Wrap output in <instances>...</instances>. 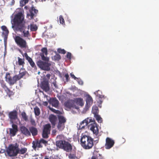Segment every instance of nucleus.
<instances>
[{
  "label": "nucleus",
  "mask_w": 159,
  "mask_h": 159,
  "mask_svg": "<svg viewBox=\"0 0 159 159\" xmlns=\"http://www.w3.org/2000/svg\"><path fill=\"white\" fill-rule=\"evenodd\" d=\"M24 17L21 12H19L16 14L13 19L11 20L12 25L11 28L14 30L19 31L23 33L25 37H28L30 36L29 30V25L26 26L23 23Z\"/></svg>",
  "instance_id": "f257e3e1"
},
{
  "label": "nucleus",
  "mask_w": 159,
  "mask_h": 159,
  "mask_svg": "<svg viewBox=\"0 0 159 159\" xmlns=\"http://www.w3.org/2000/svg\"><path fill=\"white\" fill-rule=\"evenodd\" d=\"M78 128L79 129L88 128L96 135H97L98 133L97 124L95 123L94 119H92L91 117H88L81 122Z\"/></svg>",
  "instance_id": "f03ea898"
},
{
  "label": "nucleus",
  "mask_w": 159,
  "mask_h": 159,
  "mask_svg": "<svg viewBox=\"0 0 159 159\" xmlns=\"http://www.w3.org/2000/svg\"><path fill=\"white\" fill-rule=\"evenodd\" d=\"M81 144L82 147L86 149H89L93 146V139L90 137L83 135L80 139Z\"/></svg>",
  "instance_id": "7ed1b4c3"
},
{
  "label": "nucleus",
  "mask_w": 159,
  "mask_h": 159,
  "mask_svg": "<svg viewBox=\"0 0 159 159\" xmlns=\"http://www.w3.org/2000/svg\"><path fill=\"white\" fill-rule=\"evenodd\" d=\"M56 143L57 147L63 149L67 152H70L72 149V147L71 144L65 141L58 140L56 142Z\"/></svg>",
  "instance_id": "20e7f679"
},
{
  "label": "nucleus",
  "mask_w": 159,
  "mask_h": 159,
  "mask_svg": "<svg viewBox=\"0 0 159 159\" xmlns=\"http://www.w3.org/2000/svg\"><path fill=\"white\" fill-rule=\"evenodd\" d=\"M43 61L41 60H39L37 62V66L41 69L45 70H50V63H48V61Z\"/></svg>",
  "instance_id": "39448f33"
},
{
  "label": "nucleus",
  "mask_w": 159,
  "mask_h": 159,
  "mask_svg": "<svg viewBox=\"0 0 159 159\" xmlns=\"http://www.w3.org/2000/svg\"><path fill=\"white\" fill-rule=\"evenodd\" d=\"M7 152L10 157L16 156L18 153L19 148L17 147L11 145L7 149Z\"/></svg>",
  "instance_id": "423d86ee"
},
{
  "label": "nucleus",
  "mask_w": 159,
  "mask_h": 159,
  "mask_svg": "<svg viewBox=\"0 0 159 159\" xmlns=\"http://www.w3.org/2000/svg\"><path fill=\"white\" fill-rule=\"evenodd\" d=\"M43 94L44 100L46 99V100L48 101L50 104H52V106L55 107H58L59 102L56 98L51 99L49 97L44 94Z\"/></svg>",
  "instance_id": "0eeeda50"
},
{
  "label": "nucleus",
  "mask_w": 159,
  "mask_h": 159,
  "mask_svg": "<svg viewBox=\"0 0 159 159\" xmlns=\"http://www.w3.org/2000/svg\"><path fill=\"white\" fill-rule=\"evenodd\" d=\"M14 39L17 44L21 48H25L26 46V41L19 36H16Z\"/></svg>",
  "instance_id": "6e6552de"
},
{
  "label": "nucleus",
  "mask_w": 159,
  "mask_h": 159,
  "mask_svg": "<svg viewBox=\"0 0 159 159\" xmlns=\"http://www.w3.org/2000/svg\"><path fill=\"white\" fill-rule=\"evenodd\" d=\"M51 128L50 124H47L44 126L42 133L43 138L47 139L48 138V134L50 133Z\"/></svg>",
  "instance_id": "1a4fd4ad"
},
{
  "label": "nucleus",
  "mask_w": 159,
  "mask_h": 159,
  "mask_svg": "<svg viewBox=\"0 0 159 159\" xmlns=\"http://www.w3.org/2000/svg\"><path fill=\"white\" fill-rule=\"evenodd\" d=\"M86 104L84 110L87 111L93 103L92 97L89 95H87L86 97Z\"/></svg>",
  "instance_id": "9d476101"
},
{
  "label": "nucleus",
  "mask_w": 159,
  "mask_h": 159,
  "mask_svg": "<svg viewBox=\"0 0 159 159\" xmlns=\"http://www.w3.org/2000/svg\"><path fill=\"white\" fill-rule=\"evenodd\" d=\"M65 106L69 109L75 108L78 109V107L75 104L74 100H69L66 102L65 103Z\"/></svg>",
  "instance_id": "9b49d317"
},
{
  "label": "nucleus",
  "mask_w": 159,
  "mask_h": 159,
  "mask_svg": "<svg viewBox=\"0 0 159 159\" xmlns=\"http://www.w3.org/2000/svg\"><path fill=\"white\" fill-rule=\"evenodd\" d=\"M105 148L107 149H109L111 148L115 143L114 141L111 139L107 137L106 140Z\"/></svg>",
  "instance_id": "f8f14e48"
},
{
  "label": "nucleus",
  "mask_w": 159,
  "mask_h": 159,
  "mask_svg": "<svg viewBox=\"0 0 159 159\" xmlns=\"http://www.w3.org/2000/svg\"><path fill=\"white\" fill-rule=\"evenodd\" d=\"M38 11L35 9L34 7H32L30 10V13L27 14V16L29 19H32L35 16V15Z\"/></svg>",
  "instance_id": "ddd939ff"
},
{
  "label": "nucleus",
  "mask_w": 159,
  "mask_h": 159,
  "mask_svg": "<svg viewBox=\"0 0 159 159\" xmlns=\"http://www.w3.org/2000/svg\"><path fill=\"white\" fill-rule=\"evenodd\" d=\"M17 114L16 111H11L9 113L8 117L11 123L13 124V120L17 119Z\"/></svg>",
  "instance_id": "4468645a"
},
{
  "label": "nucleus",
  "mask_w": 159,
  "mask_h": 159,
  "mask_svg": "<svg viewBox=\"0 0 159 159\" xmlns=\"http://www.w3.org/2000/svg\"><path fill=\"white\" fill-rule=\"evenodd\" d=\"M41 51L42 53H41L40 56L41 57L43 61H49V58L44 56V55L46 56L47 55L48 51L47 48H43L41 49Z\"/></svg>",
  "instance_id": "2eb2a0df"
},
{
  "label": "nucleus",
  "mask_w": 159,
  "mask_h": 159,
  "mask_svg": "<svg viewBox=\"0 0 159 159\" xmlns=\"http://www.w3.org/2000/svg\"><path fill=\"white\" fill-rule=\"evenodd\" d=\"M6 80L10 85H12L18 80V79H17V75H16L12 78L10 77L8 78H6Z\"/></svg>",
  "instance_id": "dca6fc26"
},
{
  "label": "nucleus",
  "mask_w": 159,
  "mask_h": 159,
  "mask_svg": "<svg viewBox=\"0 0 159 159\" xmlns=\"http://www.w3.org/2000/svg\"><path fill=\"white\" fill-rule=\"evenodd\" d=\"M12 128L10 129V134L11 136H14L18 131L17 126L16 125L12 124Z\"/></svg>",
  "instance_id": "f3484780"
},
{
  "label": "nucleus",
  "mask_w": 159,
  "mask_h": 159,
  "mask_svg": "<svg viewBox=\"0 0 159 159\" xmlns=\"http://www.w3.org/2000/svg\"><path fill=\"white\" fill-rule=\"evenodd\" d=\"M32 147L34 150H36L37 148H40L43 147V145H41L39 140H35L32 143Z\"/></svg>",
  "instance_id": "a211bd4d"
},
{
  "label": "nucleus",
  "mask_w": 159,
  "mask_h": 159,
  "mask_svg": "<svg viewBox=\"0 0 159 159\" xmlns=\"http://www.w3.org/2000/svg\"><path fill=\"white\" fill-rule=\"evenodd\" d=\"M49 119L52 124V128H54L57 120V116L54 115H51L49 116Z\"/></svg>",
  "instance_id": "6ab92c4d"
},
{
  "label": "nucleus",
  "mask_w": 159,
  "mask_h": 159,
  "mask_svg": "<svg viewBox=\"0 0 159 159\" xmlns=\"http://www.w3.org/2000/svg\"><path fill=\"white\" fill-rule=\"evenodd\" d=\"M20 130L22 133L26 136H30V132L29 130L25 127L22 126L20 128Z\"/></svg>",
  "instance_id": "aec40b11"
},
{
  "label": "nucleus",
  "mask_w": 159,
  "mask_h": 159,
  "mask_svg": "<svg viewBox=\"0 0 159 159\" xmlns=\"http://www.w3.org/2000/svg\"><path fill=\"white\" fill-rule=\"evenodd\" d=\"M41 86L42 89L46 92L49 90V88L48 86V83L47 81H43L42 82Z\"/></svg>",
  "instance_id": "412c9836"
},
{
  "label": "nucleus",
  "mask_w": 159,
  "mask_h": 159,
  "mask_svg": "<svg viewBox=\"0 0 159 159\" xmlns=\"http://www.w3.org/2000/svg\"><path fill=\"white\" fill-rule=\"evenodd\" d=\"M74 102L81 106H82L84 105V102L82 98H77L74 99Z\"/></svg>",
  "instance_id": "4be33fe9"
},
{
  "label": "nucleus",
  "mask_w": 159,
  "mask_h": 159,
  "mask_svg": "<svg viewBox=\"0 0 159 159\" xmlns=\"http://www.w3.org/2000/svg\"><path fill=\"white\" fill-rule=\"evenodd\" d=\"M29 130L30 132L31 133L33 136H34L37 135L38 133V130L36 128L34 127H30L29 128Z\"/></svg>",
  "instance_id": "5701e85b"
},
{
  "label": "nucleus",
  "mask_w": 159,
  "mask_h": 159,
  "mask_svg": "<svg viewBox=\"0 0 159 159\" xmlns=\"http://www.w3.org/2000/svg\"><path fill=\"white\" fill-rule=\"evenodd\" d=\"M94 94L99 98H105L104 95H102V92L99 90L95 91L94 93Z\"/></svg>",
  "instance_id": "b1692460"
},
{
  "label": "nucleus",
  "mask_w": 159,
  "mask_h": 159,
  "mask_svg": "<svg viewBox=\"0 0 159 159\" xmlns=\"http://www.w3.org/2000/svg\"><path fill=\"white\" fill-rule=\"evenodd\" d=\"M57 129L59 131L63 130L65 127V124L58 122L57 125Z\"/></svg>",
  "instance_id": "393cba45"
},
{
  "label": "nucleus",
  "mask_w": 159,
  "mask_h": 159,
  "mask_svg": "<svg viewBox=\"0 0 159 159\" xmlns=\"http://www.w3.org/2000/svg\"><path fill=\"white\" fill-rule=\"evenodd\" d=\"M58 122L60 123H61L65 124L66 120L65 117L61 115L59 116H58Z\"/></svg>",
  "instance_id": "a878e982"
},
{
  "label": "nucleus",
  "mask_w": 159,
  "mask_h": 159,
  "mask_svg": "<svg viewBox=\"0 0 159 159\" xmlns=\"http://www.w3.org/2000/svg\"><path fill=\"white\" fill-rule=\"evenodd\" d=\"M92 112L94 114V116L98 115V107L96 106H93L92 108Z\"/></svg>",
  "instance_id": "bb28decb"
},
{
  "label": "nucleus",
  "mask_w": 159,
  "mask_h": 159,
  "mask_svg": "<svg viewBox=\"0 0 159 159\" xmlns=\"http://www.w3.org/2000/svg\"><path fill=\"white\" fill-rule=\"evenodd\" d=\"M18 60V63L19 65L23 66L25 64L24 62V58L21 59L20 57H17Z\"/></svg>",
  "instance_id": "cd10ccee"
},
{
  "label": "nucleus",
  "mask_w": 159,
  "mask_h": 159,
  "mask_svg": "<svg viewBox=\"0 0 159 159\" xmlns=\"http://www.w3.org/2000/svg\"><path fill=\"white\" fill-rule=\"evenodd\" d=\"M25 72H21V71L20 70V71L19 74L18 75H17V79H18V80H19L21 78H22L24 75H25Z\"/></svg>",
  "instance_id": "c85d7f7f"
},
{
  "label": "nucleus",
  "mask_w": 159,
  "mask_h": 159,
  "mask_svg": "<svg viewBox=\"0 0 159 159\" xmlns=\"http://www.w3.org/2000/svg\"><path fill=\"white\" fill-rule=\"evenodd\" d=\"M34 112L35 115L36 116H38L40 114V111L38 107H36L34 109Z\"/></svg>",
  "instance_id": "c756f323"
},
{
  "label": "nucleus",
  "mask_w": 159,
  "mask_h": 159,
  "mask_svg": "<svg viewBox=\"0 0 159 159\" xmlns=\"http://www.w3.org/2000/svg\"><path fill=\"white\" fill-rule=\"evenodd\" d=\"M94 117L96 119V120L98 123H101L102 121V118L98 115L94 116Z\"/></svg>",
  "instance_id": "7c9ffc66"
},
{
  "label": "nucleus",
  "mask_w": 159,
  "mask_h": 159,
  "mask_svg": "<svg viewBox=\"0 0 159 159\" xmlns=\"http://www.w3.org/2000/svg\"><path fill=\"white\" fill-rule=\"evenodd\" d=\"M8 35H3V37L4 38L5 49V51L6 50V48L7 40V39Z\"/></svg>",
  "instance_id": "2f4dec72"
},
{
  "label": "nucleus",
  "mask_w": 159,
  "mask_h": 159,
  "mask_svg": "<svg viewBox=\"0 0 159 159\" xmlns=\"http://www.w3.org/2000/svg\"><path fill=\"white\" fill-rule=\"evenodd\" d=\"M37 29V27L36 25H30V30L32 31H35Z\"/></svg>",
  "instance_id": "473e14b6"
},
{
  "label": "nucleus",
  "mask_w": 159,
  "mask_h": 159,
  "mask_svg": "<svg viewBox=\"0 0 159 159\" xmlns=\"http://www.w3.org/2000/svg\"><path fill=\"white\" fill-rule=\"evenodd\" d=\"M27 150V149L26 148H22L20 150H19L18 153L21 154H24L26 152Z\"/></svg>",
  "instance_id": "72a5a7b5"
},
{
  "label": "nucleus",
  "mask_w": 159,
  "mask_h": 159,
  "mask_svg": "<svg viewBox=\"0 0 159 159\" xmlns=\"http://www.w3.org/2000/svg\"><path fill=\"white\" fill-rule=\"evenodd\" d=\"M28 61L31 66H32L33 67L35 66V64L31 58H29V60Z\"/></svg>",
  "instance_id": "f704fd0d"
},
{
  "label": "nucleus",
  "mask_w": 159,
  "mask_h": 159,
  "mask_svg": "<svg viewBox=\"0 0 159 159\" xmlns=\"http://www.w3.org/2000/svg\"><path fill=\"white\" fill-rule=\"evenodd\" d=\"M59 20L60 23L62 25L65 24L64 20L62 16L61 15L59 16Z\"/></svg>",
  "instance_id": "c9c22d12"
},
{
  "label": "nucleus",
  "mask_w": 159,
  "mask_h": 159,
  "mask_svg": "<svg viewBox=\"0 0 159 159\" xmlns=\"http://www.w3.org/2000/svg\"><path fill=\"white\" fill-rule=\"evenodd\" d=\"M39 141L41 145L43 144L46 146L47 143V141L43 139H40Z\"/></svg>",
  "instance_id": "e433bc0d"
},
{
  "label": "nucleus",
  "mask_w": 159,
  "mask_h": 159,
  "mask_svg": "<svg viewBox=\"0 0 159 159\" xmlns=\"http://www.w3.org/2000/svg\"><path fill=\"white\" fill-rule=\"evenodd\" d=\"M57 51L59 53L63 54H65L66 53V51L65 50L61 48H58Z\"/></svg>",
  "instance_id": "4c0bfd02"
},
{
  "label": "nucleus",
  "mask_w": 159,
  "mask_h": 159,
  "mask_svg": "<svg viewBox=\"0 0 159 159\" xmlns=\"http://www.w3.org/2000/svg\"><path fill=\"white\" fill-rule=\"evenodd\" d=\"M78 82L79 84L83 85V81L80 78H77L76 80Z\"/></svg>",
  "instance_id": "58836bf2"
},
{
  "label": "nucleus",
  "mask_w": 159,
  "mask_h": 159,
  "mask_svg": "<svg viewBox=\"0 0 159 159\" xmlns=\"http://www.w3.org/2000/svg\"><path fill=\"white\" fill-rule=\"evenodd\" d=\"M21 115L23 118L24 119V120H25L26 121L27 120L28 118L25 113V112L22 113L21 114Z\"/></svg>",
  "instance_id": "ea45409f"
},
{
  "label": "nucleus",
  "mask_w": 159,
  "mask_h": 159,
  "mask_svg": "<svg viewBox=\"0 0 159 159\" xmlns=\"http://www.w3.org/2000/svg\"><path fill=\"white\" fill-rule=\"evenodd\" d=\"M71 53L68 52L66 55V57L69 60L71 59Z\"/></svg>",
  "instance_id": "a19ab883"
},
{
  "label": "nucleus",
  "mask_w": 159,
  "mask_h": 159,
  "mask_svg": "<svg viewBox=\"0 0 159 159\" xmlns=\"http://www.w3.org/2000/svg\"><path fill=\"white\" fill-rule=\"evenodd\" d=\"M27 3L24 0H21L20 1V4L21 6L23 7Z\"/></svg>",
  "instance_id": "79ce46f5"
},
{
  "label": "nucleus",
  "mask_w": 159,
  "mask_h": 159,
  "mask_svg": "<svg viewBox=\"0 0 159 159\" xmlns=\"http://www.w3.org/2000/svg\"><path fill=\"white\" fill-rule=\"evenodd\" d=\"M2 87L3 88V89H4L5 91H7V90L8 91H9V89L7 88V87L4 84H2Z\"/></svg>",
  "instance_id": "37998d69"
},
{
  "label": "nucleus",
  "mask_w": 159,
  "mask_h": 159,
  "mask_svg": "<svg viewBox=\"0 0 159 159\" xmlns=\"http://www.w3.org/2000/svg\"><path fill=\"white\" fill-rule=\"evenodd\" d=\"M69 157L70 159H75L76 156L74 154H70L69 155Z\"/></svg>",
  "instance_id": "c03bdc74"
},
{
  "label": "nucleus",
  "mask_w": 159,
  "mask_h": 159,
  "mask_svg": "<svg viewBox=\"0 0 159 159\" xmlns=\"http://www.w3.org/2000/svg\"><path fill=\"white\" fill-rule=\"evenodd\" d=\"M30 122L33 125H35V120L32 117L30 118Z\"/></svg>",
  "instance_id": "a18cd8bd"
},
{
  "label": "nucleus",
  "mask_w": 159,
  "mask_h": 159,
  "mask_svg": "<svg viewBox=\"0 0 159 159\" xmlns=\"http://www.w3.org/2000/svg\"><path fill=\"white\" fill-rule=\"evenodd\" d=\"M9 33V31L8 30H5L2 33V34L3 35H8Z\"/></svg>",
  "instance_id": "49530a36"
},
{
  "label": "nucleus",
  "mask_w": 159,
  "mask_h": 159,
  "mask_svg": "<svg viewBox=\"0 0 159 159\" xmlns=\"http://www.w3.org/2000/svg\"><path fill=\"white\" fill-rule=\"evenodd\" d=\"M1 28L2 29V30H3V31L8 30L7 29V27L5 26H4V25H3V26H2L1 27Z\"/></svg>",
  "instance_id": "de8ad7c7"
},
{
  "label": "nucleus",
  "mask_w": 159,
  "mask_h": 159,
  "mask_svg": "<svg viewBox=\"0 0 159 159\" xmlns=\"http://www.w3.org/2000/svg\"><path fill=\"white\" fill-rule=\"evenodd\" d=\"M57 138L58 139H62L64 138V136L63 135H60L57 136Z\"/></svg>",
  "instance_id": "09e8293b"
},
{
  "label": "nucleus",
  "mask_w": 159,
  "mask_h": 159,
  "mask_svg": "<svg viewBox=\"0 0 159 159\" xmlns=\"http://www.w3.org/2000/svg\"><path fill=\"white\" fill-rule=\"evenodd\" d=\"M70 76L72 77V78H73L75 80H76V79L78 78L76 77L74 74H72V73H70Z\"/></svg>",
  "instance_id": "8fccbe9b"
},
{
  "label": "nucleus",
  "mask_w": 159,
  "mask_h": 159,
  "mask_svg": "<svg viewBox=\"0 0 159 159\" xmlns=\"http://www.w3.org/2000/svg\"><path fill=\"white\" fill-rule=\"evenodd\" d=\"M102 101L101 100H100L98 102V103H99L98 106L100 107H101V104L102 103Z\"/></svg>",
  "instance_id": "3c124183"
},
{
  "label": "nucleus",
  "mask_w": 159,
  "mask_h": 159,
  "mask_svg": "<svg viewBox=\"0 0 159 159\" xmlns=\"http://www.w3.org/2000/svg\"><path fill=\"white\" fill-rule=\"evenodd\" d=\"M0 116L1 117V119L3 120V118L4 117L5 115L3 114V113L0 112Z\"/></svg>",
  "instance_id": "603ef678"
},
{
  "label": "nucleus",
  "mask_w": 159,
  "mask_h": 159,
  "mask_svg": "<svg viewBox=\"0 0 159 159\" xmlns=\"http://www.w3.org/2000/svg\"><path fill=\"white\" fill-rule=\"evenodd\" d=\"M65 77L66 78V81H68V78L69 77V75H68V74H65Z\"/></svg>",
  "instance_id": "864d4df0"
},
{
  "label": "nucleus",
  "mask_w": 159,
  "mask_h": 159,
  "mask_svg": "<svg viewBox=\"0 0 159 159\" xmlns=\"http://www.w3.org/2000/svg\"><path fill=\"white\" fill-rule=\"evenodd\" d=\"M53 84L55 88H57L58 87L56 82H54Z\"/></svg>",
  "instance_id": "5fc2aeb1"
},
{
  "label": "nucleus",
  "mask_w": 159,
  "mask_h": 159,
  "mask_svg": "<svg viewBox=\"0 0 159 159\" xmlns=\"http://www.w3.org/2000/svg\"><path fill=\"white\" fill-rule=\"evenodd\" d=\"M25 57H26V59L27 60H29V58H30V57H29L28 56V55L26 53H25Z\"/></svg>",
  "instance_id": "6e6d98bb"
},
{
  "label": "nucleus",
  "mask_w": 159,
  "mask_h": 159,
  "mask_svg": "<svg viewBox=\"0 0 159 159\" xmlns=\"http://www.w3.org/2000/svg\"><path fill=\"white\" fill-rule=\"evenodd\" d=\"M57 131L56 130H53L52 131V134L54 135L56 134Z\"/></svg>",
  "instance_id": "4d7b16f0"
},
{
  "label": "nucleus",
  "mask_w": 159,
  "mask_h": 159,
  "mask_svg": "<svg viewBox=\"0 0 159 159\" xmlns=\"http://www.w3.org/2000/svg\"><path fill=\"white\" fill-rule=\"evenodd\" d=\"M51 75L50 74H47L46 76L48 79H49Z\"/></svg>",
  "instance_id": "13d9d810"
},
{
  "label": "nucleus",
  "mask_w": 159,
  "mask_h": 159,
  "mask_svg": "<svg viewBox=\"0 0 159 159\" xmlns=\"http://www.w3.org/2000/svg\"><path fill=\"white\" fill-rule=\"evenodd\" d=\"M44 159H50L48 157L46 156L44 158Z\"/></svg>",
  "instance_id": "bf43d9fd"
},
{
  "label": "nucleus",
  "mask_w": 159,
  "mask_h": 159,
  "mask_svg": "<svg viewBox=\"0 0 159 159\" xmlns=\"http://www.w3.org/2000/svg\"><path fill=\"white\" fill-rule=\"evenodd\" d=\"M50 109L52 111H55L56 110L54 109H53V108H50Z\"/></svg>",
  "instance_id": "052dcab7"
},
{
  "label": "nucleus",
  "mask_w": 159,
  "mask_h": 159,
  "mask_svg": "<svg viewBox=\"0 0 159 159\" xmlns=\"http://www.w3.org/2000/svg\"><path fill=\"white\" fill-rule=\"evenodd\" d=\"M15 1L14 0H12V4L11 5H13Z\"/></svg>",
  "instance_id": "680f3d73"
},
{
  "label": "nucleus",
  "mask_w": 159,
  "mask_h": 159,
  "mask_svg": "<svg viewBox=\"0 0 159 159\" xmlns=\"http://www.w3.org/2000/svg\"><path fill=\"white\" fill-rule=\"evenodd\" d=\"M24 0L25 2H26L27 3L28 2L29 0Z\"/></svg>",
  "instance_id": "e2e57ef3"
},
{
  "label": "nucleus",
  "mask_w": 159,
  "mask_h": 159,
  "mask_svg": "<svg viewBox=\"0 0 159 159\" xmlns=\"http://www.w3.org/2000/svg\"><path fill=\"white\" fill-rule=\"evenodd\" d=\"M1 150V151H0V153L3 152H4V150H2V149Z\"/></svg>",
  "instance_id": "0e129e2a"
},
{
  "label": "nucleus",
  "mask_w": 159,
  "mask_h": 159,
  "mask_svg": "<svg viewBox=\"0 0 159 159\" xmlns=\"http://www.w3.org/2000/svg\"><path fill=\"white\" fill-rule=\"evenodd\" d=\"M58 56V59H61V57H60V56Z\"/></svg>",
  "instance_id": "69168bd1"
},
{
  "label": "nucleus",
  "mask_w": 159,
  "mask_h": 159,
  "mask_svg": "<svg viewBox=\"0 0 159 159\" xmlns=\"http://www.w3.org/2000/svg\"><path fill=\"white\" fill-rule=\"evenodd\" d=\"M39 0L43 2L45 1L46 0Z\"/></svg>",
  "instance_id": "338daca9"
},
{
  "label": "nucleus",
  "mask_w": 159,
  "mask_h": 159,
  "mask_svg": "<svg viewBox=\"0 0 159 159\" xmlns=\"http://www.w3.org/2000/svg\"><path fill=\"white\" fill-rule=\"evenodd\" d=\"M38 74H39L40 73V72L39 71V72H38Z\"/></svg>",
  "instance_id": "774afa93"
}]
</instances>
